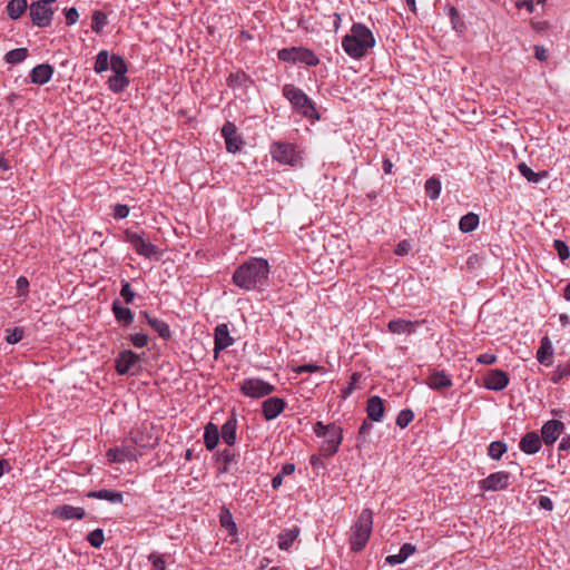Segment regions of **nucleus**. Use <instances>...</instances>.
I'll list each match as a JSON object with an SVG mask.
<instances>
[{"label":"nucleus","instance_id":"obj_1","mask_svg":"<svg viewBox=\"0 0 570 570\" xmlns=\"http://www.w3.org/2000/svg\"><path fill=\"white\" fill-rule=\"evenodd\" d=\"M269 273L271 265L267 259L252 257L234 271L232 282L244 291L261 289L267 284Z\"/></svg>","mask_w":570,"mask_h":570},{"label":"nucleus","instance_id":"obj_2","mask_svg":"<svg viewBox=\"0 0 570 570\" xmlns=\"http://www.w3.org/2000/svg\"><path fill=\"white\" fill-rule=\"evenodd\" d=\"M375 43L376 40L371 29L361 22L353 23L350 32L342 39L344 52L356 60L364 58L368 50L375 47Z\"/></svg>","mask_w":570,"mask_h":570},{"label":"nucleus","instance_id":"obj_3","mask_svg":"<svg viewBox=\"0 0 570 570\" xmlns=\"http://www.w3.org/2000/svg\"><path fill=\"white\" fill-rule=\"evenodd\" d=\"M282 92L293 110L302 117L312 121L320 120L321 116L315 107V102L301 88L293 83H286L283 86Z\"/></svg>","mask_w":570,"mask_h":570},{"label":"nucleus","instance_id":"obj_4","mask_svg":"<svg viewBox=\"0 0 570 570\" xmlns=\"http://www.w3.org/2000/svg\"><path fill=\"white\" fill-rule=\"evenodd\" d=\"M372 525L373 512L370 509H363L351 527L350 544L352 551L360 552L365 548L372 532Z\"/></svg>","mask_w":570,"mask_h":570},{"label":"nucleus","instance_id":"obj_5","mask_svg":"<svg viewBox=\"0 0 570 570\" xmlns=\"http://www.w3.org/2000/svg\"><path fill=\"white\" fill-rule=\"evenodd\" d=\"M313 431L317 438L324 439L321 448L323 455L332 456L338 451L343 441V429L340 425L335 423L325 425L323 422L317 421L313 426Z\"/></svg>","mask_w":570,"mask_h":570},{"label":"nucleus","instance_id":"obj_6","mask_svg":"<svg viewBox=\"0 0 570 570\" xmlns=\"http://www.w3.org/2000/svg\"><path fill=\"white\" fill-rule=\"evenodd\" d=\"M277 58L281 61L289 63H303L308 67H316L320 63V59L316 53L305 47H289L278 50Z\"/></svg>","mask_w":570,"mask_h":570},{"label":"nucleus","instance_id":"obj_7","mask_svg":"<svg viewBox=\"0 0 570 570\" xmlns=\"http://www.w3.org/2000/svg\"><path fill=\"white\" fill-rule=\"evenodd\" d=\"M273 160L292 167L298 166L302 161L299 151L295 145L285 141H276L271 145L269 149Z\"/></svg>","mask_w":570,"mask_h":570},{"label":"nucleus","instance_id":"obj_8","mask_svg":"<svg viewBox=\"0 0 570 570\" xmlns=\"http://www.w3.org/2000/svg\"><path fill=\"white\" fill-rule=\"evenodd\" d=\"M275 386L262 379L249 377L245 379L240 384V392L252 399H259L272 394Z\"/></svg>","mask_w":570,"mask_h":570},{"label":"nucleus","instance_id":"obj_9","mask_svg":"<svg viewBox=\"0 0 570 570\" xmlns=\"http://www.w3.org/2000/svg\"><path fill=\"white\" fill-rule=\"evenodd\" d=\"M53 9L51 3L37 0L29 6V14L35 26L47 28L51 24L53 18Z\"/></svg>","mask_w":570,"mask_h":570},{"label":"nucleus","instance_id":"obj_10","mask_svg":"<svg viewBox=\"0 0 570 570\" xmlns=\"http://www.w3.org/2000/svg\"><path fill=\"white\" fill-rule=\"evenodd\" d=\"M125 240L134 247L138 255L146 258H153L159 254L157 246L136 232L127 229L125 232Z\"/></svg>","mask_w":570,"mask_h":570},{"label":"nucleus","instance_id":"obj_11","mask_svg":"<svg viewBox=\"0 0 570 570\" xmlns=\"http://www.w3.org/2000/svg\"><path fill=\"white\" fill-rule=\"evenodd\" d=\"M222 137L224 138L226 150L232 154L240 151L244 146V140L237 131L235 124L226 121L222 127Z\"/></svg>","mask_w":570,"mask_h":570},{"label":"nucleus","instance_id":"obj_12","mask_svg":"<svg viewBox=\"0 0 570 570\" xmlns=\"http://www.w3.org/2000/svg\"><path fill=\"white\" fill-rule=\"evenodd\" d=\"M510 473L507 471H498L489 474L479 481V488L482 491H501L509 487Z\"/></svg>","mask_w":570,"mask_h":570},{"label":"nucleus","instance_id":"obj_13","mask_svg":"<svg viewBox=\"0 0 570 570\" xmlns=\"http://www.w3.org/2000/svg\"><path fill=\"white\" fill-rule=\"evenodd\" d=\"M139 356L130 350L121 351L116 357V371L119 375L135 374L134 368L139 364Z\"/></svg>","mask_w":570,"mask_h":570},{"label":"nucleus","instance_id":"obj_14","mask_svg":"<svg viewBox=\"0 0 570 570\" xmlns=\"http://www.w3.org/2000/svg\"><path fill=\"white\" fill-rule=\"evenodd\" d=\"M509 381L510 380L507 372L494 368L487 372L483 377V385L490 391L499 392L508 386Z\"/></svg>","mask_w":570,"mask_h":570},{"label":"nucleus","instance_id":"obj_15","mask_svg":"<svg viewBox=\"0 0 570 570\" xmlns=\"http://www.w3.org/2000/svg\"><path fill=\"white\" fill-rule=\"evenodd\" d=\"M235 340L230 336L228 325L223 323L218 324L214 330V353L217 356L218 353L226 350L234 344Z\"/></svg>","mask_w":570,"mask_h":570},{"label":"nucleus","instance_id":"obj_16","mask_svg":"<svg viewBox=\"0 0 570 570\" xmlns=\"http://www.w3.org/2000/svg\"><path fill=\"white\" fill-rule=\"evenodd\" d=\"M564 430V424L559 420H549L541 428V440L547 445H552Z\"/></svg>","mask_w":570,"mask_h":570},{"label":"nucleus","instance_id":"obj_17","mask_svg":"<svg viewBox=\"0 0 570 570\" xmlns=\"http://www.w3.org/2000/svg\"><path fill=\"white\" fill-rule=\"evenodd\" d=\"M237 428L238 421L237 415L233 412L227 420L224 422L219 430V435L225 444L233 446L237 441Z\"/></svg>","mask_w":570,"mask_h":570},{"label":"nucleus","instance_id":"obj_18","mask_svg":"<svg viewBox=\"0 0 570 570\" xmlns=\"http://www.w3.org/2000/svg\"><path fill=\"white\" fill-rule=\"evenodd\" d=\"M286 407V402L282 397L273 396L262 403V413L265 420H275Z\"/></svg>","mask_w":570,"mask_h":570},{"label":"nucleus","instance_id":"obj_19","mask_svg":"<svg viewBox=\"0 0 570 570\" xmlns=\"http://www.w3.org/2000/svg\"><path fill=\"white\" fill-rule=\"evenodd\" d=\"M424 323V321H409L403 318H394L387 323L389 332L393 334L411 335Z\"/></svg>","mask_w":570,"mask_h":570},{"label":"nucleus","instance_id":"obj_20","mask_svg":"<svg viewBox=\"0 0 570 570\" xmlns=\"http://www.w3.org/2000/svg\"><path fill=\"white\" fill-rule=\"evenodd\" d=\"M426 384L434 391L449 389L453 385L452 379L444 371L432 370L426 379Z\"/></svg>","mask_w":570,"mask_h":570},{"label":"nucleus","instance_id":"obj_21","mask_svg":"<svg viewBox=\"0 0 570 570\" xmlns=\"http://www.w3.org/2000/svg\"><path fill=\"white\" fill-rule=\"evenodd\" d=\"M542 446V440L539 436L537 432H528L525 433L520 442H519V449L528 455L535 454L540 451Z\"/></svg>","mask_w":570,"mask_h":570},{"label":"nucleus","instance_id":"obj_22","mask_svg":"<svg viewBox=\"0 0 570 570\" xmlns=\"http://www.w3.org/2000/svg\"><path fill=\"white\" fill-rule=\"evenodd\" d=\"M53 71V67L49 63L37 65L30 71V81L35 85H45L50 81Z\"/></svg>","mask_w":570,"mask_h":570},{"label":"nucleus","instance_id":"obj_23","mask_svg":"<svg viewBox=\"0 0 570 570\" xmlns=\"http://www.w3.org/2000/svg\"><path fill=\"white\" fill-rule=\"evenodd\" d=\"M384 411L383 400L380 396L373 395L367 399L366 414L368 420L373 422H381L384 417Z\"/></svg>","mask_w":570,"mask_h":570},{"label":"nucleus","instance_id":"obj_24","mask_svg":"<svg viewBox=\"0 0 570 570\" xmlns=\"http://www.w3.org/2000/svg\"><path fill=\"white\" fill-rule=\"evenodd\" d=\"M53 514L62 520H81L86 515V511L81 507L63 504L55 509Z\"/></svg>","mask_w":570,"mask_h":570},{"label":"nucleus","instance_id":"obj_25","mask_svg":"<svg viewBox=\"0 0 570 570\" xmlns=\"http://www.w3.org/2000/svg\"><path fill=\"white\" fill-rule=\"evenodd\" d=\"M141 315L144 316V318L146 320L147 324L155 331L158 333V335L164 338V340H168L170 338L171 336V332H170V328H169V325L163 321V320H159L157 317H154L151 316L148 312H141Z\"/></svg>","mask_w":570,"mask_h":570},{"label":"nucleus","instance_id":"obj_26","mask_svg":"<svg viewBox=\"0 0 570 570\" xmlns=\"http://www.w3.org/2000/svg\"><path fill=\"white\" fill-rule=\"evenodd\" d=\"M88 498L108 501L112 504H121L124 502V494L120 491H112L108 489H100L98 491H90Z\"/></svg>","mask_w":570,"mask_h":570},{"label":"nucleus","instance_id":"obj_27","mask_svg":"<svg viewBox=\"0 0 570 570\" xmlns=\"http://www.w3.org/2000/svg\"><path fill=\"white\" fill-rule=\"evenodd\" d=\"M111 309L116 321L122 326H128L134 321V313L130 308L125 307L118 299L112 302Z\"/></svg>","mask_w":570,"mask_h":570},{"label":"nucleus","instance_id":"obj_28","mask_svg":"<svg viewBox=\"0 0 570 570\" xmlns=\"http://www.w3.org/2000/svg\"><path fill=\"white\" fill-rule=\"evenodd\" d=\"M416 551V547L412 543H404L401 548L399 553L391 554L385 558V562L392 567L401 564L405 562V560L414 554Z\"/></svg>","mask_w":570,"mask_h":570},{"label":"nucleus","instance_id":"obj_29","mask_svg":"<svg viewBox=\"0 0 570 570\" xmlns=\"http://www.w3.org/2000/svg\"><path fill=\"white\" fill-rule=\"evenodd\" d=\"M299 528L293 527L282 531L277 537V546L281 550L288 551L299 535Z\"/></svg>","mask_w":570,"mask_h":570},{"label":"nucleus","instance_id":"obj_30","mask_svg":"<svg viewBox=\"0 0 570 570\" xmlns=\"http://www.w3.org/2000/svg\"><path fill=\"white\" fill-rule=\"evenodd\" d=\"M219 429L216 424L209 422L204 429V443L208 451H213L219 442Z\"/></svg>","mask_w":570,"mask_h":570},{"label":"nucleus","instance_id":"obj_31","mask_svg":"<svg viewBox=\"0 0 570 570\" xmlns=\"http://www.w3.org/2000/svg\"><path fill=\"white\" fill-rule=\"evenodd\" d=\"M249 82L250 78L240 69L230 72L226 79L227 86L232 89L246 88Z\"/></svg>","mask_w":570,"mask_h":570},{"label":"nucleus","instance_id":"obj_32","mask_svg":"<svg viewBox=\"0 0 570 570\" xmlns=\"http://www.w3.org/2000/svg\"><path fill=\"white\" fill-rule=\"evenodd\" d=\"M106 456L109 462L112 463H124L126 460H130L134 458L132 451L129 448H110Z\"/></svg>","mask_w":570,"mask_h":570},{"label":"nucleus","instance_id":"obj_33","mask_svg":"<svg viewBox=\"0 0 570 570\" xmlns=\"http://www.w3.org/2000/svg\"><path fill=\"white\" fill-rule=\"evenodd\" d=\"M219 523L220 527L224 528L229 535L235 537L237 534V525L233 519V514L226 507H223L220 510Z\"/></svg>","mask_w":570,"mask_h":570},{"label":"nucleus","instance_id":"obj_34","mask_svg":"<svg viewBox=\"0 0 570 570\" xmlns=\"http://www.w3.org/2000/svg\"><path fill=\"white\" fill-rule=\"evenodd\" d=\"M217 461L222 463V466L219 468V473H226L229 470V465L233 462H236L237 455L236 453L230 449H224L218 450L215 453Z\"/></svg>","mask_w":570,"mask_h":570},{"label":"nucleus","instance_id":"obj_35","mask_svg":"<svg viewBox=\"0 0 570 570\" xmlns=\"http://www.w3.org/2000/svg\"><path fill=\"white\" fill-rule=\"evenodd\" d=\"M518 170L522 177H524L529 183L538 184L543 178L548 177V171H533L525 163H520L518 165Z\"/></svg>","mask_w":570,"mask_h":570},{"label":"nucleus","instance_id":"obj_36","mask_svg":"<svg viewBox=\"0 0 570 570\" xmlns=\"http://www.w3.org/2000/svg\"><path fill=\"white\" fill-rule=\"evenodd\" d=\"M480 218L474 213H468L460 218L459 229L466 234L476 229L479 226Z\"/></svg>","mask_w":570,"mask_h":570},{"label":"nucleus","instance_id":"obj_37","mask_svg":"<svg viewBox=\"0 0 570 570\" xmlns=\"http://www.w3.org/2000/svg\"><path fill=\"white\" fill-rule=\"evenodd\" d=\"M130 81L126 75H112L108 79V88L114 94H121L129 86Z\"/></svg>","mask_w":570,"mask_h":570},{"label":"nucleus","instance_id":"obj_38","mask_svg":"<svg viewBox=\"0 0 570 570\" xmlns=\"http://www.w3.org/2000/svg\"><path fill=\"white\" fill-rule=\"evenodd\" d=\"M28 8L27 0H10L7 4V13L12 20L19 19Z\"/></svg>","mask_w":570,"mask_h":570},{"label":"nucleus","instance_id":"obj_39","mask_svg":"<svg viewBox=\"0 0 570 570\" xmlns=\"http://www.w3.org/2000/svg\"><path fill=\"white\" fill-rule=\"evenodd\" d=\"M552 355L553 348L551 342L549 341L548 337L542 338L541 345L537 352V360L539 361V363L548 365L549 363L547 362V360L551 358Z\"/></svg>","mask_w":570,"mask_h":570},{"label":"nucleus","instance_id":"obj_40","mask_svg":"<svg viewBox=\"0 0 570 570\" xmlns=\"http://www.w3.org/2000/svg\"><path fill=\"white\" fill-rule=\"evenodd\" d=\"M448 16L450 18L453 30L462 33L465 30V23L455 7L448 8Z\"/></svg>","mask_w":570,"mask_h":570},{"label":"nucleus","instance_id":"obj_41","mask_svg":"<svg viewBox=\"0 0 570 570\" xmlns=\"http://www.w3.org/2000/svg\"><path fill=\"white\" fill-rule=\"evenodd\" d=\"M28 57L27 48H17L8 51L4 56V60L7 63L17 65L26 60Z\"/></svg>","mask_w":570,"mask_h":570},{"label":"nucleus","instance_id":"obj_42","mask_svg":"<svg viewBox=\"0 0 570 570\" xmlns=\"http://www.w3.org/2000/svg\"><path fill=\"white\" fill-rule=\"evenodd\" d=\"M110 66V56L107 50H100L96 56L94 70L96 73H102Z\"/></svg>","mask_w":570,"mask_h":570},{"label":"nucleus","instance_id":"obj_43","mask_svg":"<svg viewBox=\"0 0 570 570\" xmlns=\"http://www.w3.org/2000/svg\"><path fill=\"white\" fill-rule=\"evenodd\" d=\"M110 69L114 71V75H126L128 71V66L125 59L119 55L110 56Z\"/></svg>","mask_w":570,"mask_h":570},{"label":"nucleus","instance_id":"obj_44","mask_svg":"<svg viewBox=\"0 0 570 570\" xmlns=\"http://www.w3.org/2000/svg\"><path fill=\"white\" fill-rule=\"evenodd\" d=\"M507 451L508 446L502 441H493L488 446V455L492 460H500Z\"/></svg>","mask_w":570,"mask_h":570},{"label":"nucleus","instance_id":"obj_45","mask_svg":"<svg viewBox=\"0 0 570 570\" xmlns=\"http://www.w3.org/2000/svg\"><path fill=\"white\" fill-rule=\"evenodd\" d=\"M424 188L426 195L434 200L441 194V181L435 177H431L425 181Z\"/></svg>","mask_w":570,"mask_h":570},{"label":"nucleus","instance_id":"obj_46","mask_svg":"<svg viewBox=\"0 0 570 570\" xmlns=\"http://www.w3.org/2000/svg\"><path fill=\"white\" fill-rule=\"evenodd\" d=\"M108 23L107 14L102 11H95L92 14L91 29L96 33H100Z\"/></svg>","mask_w":570,"mask_h":570},{"label":"nucleus","instance_id":"obj_47","mask_svg":"<svg viewBox=\"0 0 570 570\" xmlns=\"http://www.w3.org/2000/svg\"><path fill=\"white\" fill-rule=\"evenodd\" d=\"M24 336V330L23 327H20V326H16L13 328H10V330H7V335H6V342L8 344H17L19 343Z\"/></svg>","mask_w":570,"mask_h":570},{"label":"nucleus","instance_id":"obj_48","mask_svg":"<svg viewBox=\"0 0 570 570\" xmlns=\"http://www.w3.org/2000/svg\"><path fill=\"white\" fill-rule=\"evenodd\" d=\"M147 559L151 563V570H166V560L164 554L154 551L149 553Z\"/></svg>","mask_w":570,"mask_h":570},{"label":"nucleus","instance_id":"obj_49","mask_svg":"<svg viewBox=\"0 0 570 570\" xmlns=\"http://www.w3.org/2000/svg\"><path fill=\"white\" fill-rule=\"evenodd\" d=\"M414 420V413L410 409L400 411L396 416V425L400 429H405Z\"/></svg>","mask_w":570,"mask_h":570},{"label":"nucleus","instance_id":"obj_50","mask_svg":"<svg viewBox=\"0 0 570 570\" xmlns=\"http://www.w3.org/2000/svg\"><path fill=\"white\" fill-rule=\"evenodd\" d=\"M87 541L94 548H100L105 541V535L102 529H95L87 535Z\"/></svg>","mask_w":570,"mask_h":570},{"label":"nucleus","instance_id":"obj_51","mask_svg":"<svg viewBox=\"0 0 570 570\" xmlns=\"http://www.w3.org/2000/svg\"><path fill=\"white\" fill-rule=\"evenodd\" d=\"M373 429V424L371 420L366 419L362 422L358 433H357V442L365 443L367 441V435L371 433Z\"/></svg>","mask_w":570,"mask_h":570},{"label":"nucleus","instance_id":"obj_52","mask_svg":"<svg viewBox=\"0 0 570 570\" xmlns=\"http://www.w3.org/2000/svg\"><path fill=\"white\" fill-rule=\"evenodd\" d=\"M553 248L558 253V256L561 262H564L570 256V250L567 244L561 239L553 240Z\"/></svg>","mask_w":570,"mask_h":570},{"label":"nucleus","instance_id":"obj_53","mask_svg":"<svg viewBox=\"0 0 570 570\" xmlns=\"http://www.w3.org/2000/svg\"><path fill=\"white\" fill-rule=\"evenodd\" d=\"M135 292L132 291V288L130 287V284L122 279L121 281V289H120V296L124 298L125 303L126 304H130L132 303L134 298H135Z\"/></svg>","mask_w":570,"mask_h":570},{"label":"nucleus","instance_id":"obj_54","mask_svg":"<svg viewBox=\"0 0 570 570\" xmlns=\"http://www.w3.org/2000/svg\"><path fill=\"white\" fill-rule=\"evenodd\" d=\"M294 372L296 374H303V373H316V372H322L324 373L325 370L324 367L322 366H318L316 364H303V365H298L294 368Z\"/></svg>","mask_w":570,"mask_h":570},{"label":"nucleus","instance_id":"obj_55","mask_svg":"<svg viewBox=\"0 0 570 570\" xmlns=\"http://www.w3.org/2000/svg\"><path fill=\"white\" fill-rule=\"evenodd\" d=\"M130 342L136 348H142L148 344V336L144 333H136L130 336Z\"/></svg>","mask_w":570,"mask_h":570},{"label":"nucleus","instance_id":"obj_56","mask_svg":"<svg viewBox=\"0 0 570 570\" xmlns=\"http://www.w3.org/2000/svg\"><path fill=\"white\" fill-rule=\"evenodd\" d=\"M129 215V207L124 204H117L114 206L112 216L115 219H124Z\"/></svg>","mask_w":570,"mask_h":570},{"label":"nucleus","instance_id":"obj_57","mask_svg":"<svg viewBox=\"0 0 570 570\" xmlns=\"http://www.w3.org/2000/svg\"><path fill=\"white\" fill-rule=\"evenodd\" d=\"M17 289L19 292V296L26 297L28 295L29 281L24 276H20L16 282Z\"/></svg>","mask_w":570,"mask_h":570},{"label":"nucleus","instance_id":"obj_58","mask_svg":"<svg viewBox=\"0 0 570 570\" xmlns=\"http://www.w3.org/2000/svg\"><path fill=\"white\" fill-rule=\"evenodd\" d=\"M412 249V246H411V243L407 240V239H403L401 240L395 249H394V253L395 255L397 256H404L406 254H409V252Z\"/></svg>","mask_w":570,"mask_h":570},{"label":"nucleus","instance_id":"obj_59","mask_svg":"<svg viewBox=\"0 0 570 570\" xmlns=\"http://www.w3.org/2000/svg\"><path fill=\"white\" fill-rule=\"evenodd\" d=\"M67 26L75 24L79 19V13L76 8H69L65 10Z\"/></svg>","mask_w":570,"mask_h":570},{"label":"nucleus","instance_id":"obj_60","mask_svg":"<svg viewBox=\"0 0 570 570\" xmlns=\"http://www.w3.org/2000/svg\"><path fill=\"white\" fill-rule=\"evenodd\" d=\"M497 361H498L497 355L491 354V353H483L476 357V362L480 364H484V365H492V364L497 363Z\"/></svg>","mask_w":570,"mask_h":570},{"label":"nucleus","instance_id":"obj_61","mask_svg":"<svg viewBox=\"0 0 570 570\" xmlns=\"http://www.w3.org/2000/svg\"><path fill=\"white\" fill-rule=\"evenodd\" d=\"M538 504L541 509L547 510V511H552L553 507H554L552 500L546 495L539 497Z\"/></svg>","mask_w":570,"mask_h":570},{"label":"nucleus","instance_id":"obj_62","mask_svg":"<svg viewBox=\"0 0 570 570\" xmlns=\"http://www.w3.org/2000/svg\"><path fill=\"white\" fill-rule=\"evenodd\" d=\"M534 56L539 61H544L548 59V51L543 47L535 46Z\"/></svg>","mask_w":570,"mask_h":570},{"label":"nucleus","instance_id":"obj_63","mask_svg":"<svg viewBox=\"0 0 570 570\" xmlns=\"http://www.w3.org/2000/svg\"><path fill=\"white\" fill-rule=\"evenodd\" d=\"M515 6L519 9L525 8L530 13L533 12V0H517Z\"/></svg>","mask_w":570,"mask_h":570},{"label":"nucleus","instance_id":"obj_64","mask_svg":"<svg viewBox=\"0 0 570 570\" xmlns=\"http://www.w3.org/2000/svg\"><path fill=\"white\" fill-rule=\"evenodd\" d=\"M570 449V435H566L562 438L561 442L558 445L559 451H567Z\"/></svg>","mask_w":570,"mask_h":570}]
</instances>
